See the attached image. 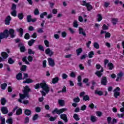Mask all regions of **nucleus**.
Wrapping results in <instances>:
<instances>
[{
  "mask_svg": "<svg viewBox=\"0 0 124 124\" xmlns=\"http://www.w3.org/2000/svg\"><path fill=\"white\" fill-rule=\"evenodd\" d=\"M66 111H67V109L66 108H62L60 109L58 108H56L52 111V113L53 115H55V114L61 115V114H62L63 112H66Z\"/></svg>",
  "mask_w": 124,
  "mask_h": 124,
  "instance_id": "nucleus-4",
  "label": "nucleus"
},
{
  "mask_svg": "<svg viewBox=\"0 0 124 124\" xmlns=\"http://www.w3.org/2000/svg\"><path fill=\"white\" fill-rule=\"evenodd\" d=\"M124 76V73L122 72H121L120 73L117 74V78L116 79V82H119L120 81V79L122 78Z\"/></svg>",
  "mask_w": 124,
  "mask_h": 124,
  "instance_id": "nucleus-14",
  "label": "nucleus"
},
{
  "mask_svg": "<svg viewBox=\"0 0 124 124\" xmlns=\"http://www.w3.org/2000/svg\"><path fill=\"white\" fill-rule=\"evenodd\" d=\"M28 54H29V55H31V54L34 55V51H33L31 49H29Z\"/></svg>",
  "mask_w": 124,
  "mask_h": 124,
  "instance_id": "nucleus-54",
  "label": "nucleus"
},
{
  "mask_svg": "<svg viewBox=\"0 0 124 124\" xmlns=\"http://www.w3.org/2000/svg\"><path fill=\"white\" fill-rule=\"evenodd\" d=\"M9 34L11 38H14L16 36L15 30L13 29H10L9 31L6 29L3 31V32L0 33V43L1 42V39L7 38L9 36Z\"/></svg>",
  "mask_w": 124,
  "mask_h": 124,
  "instance_id": "nucleus-1",
  "label": "nucleus"
},
{
  "mask_svg": "<svg viewBox=\"0 0 124 124\" xmlns=\"http://www.w3.org/2000/svg\"><path fill=\"white\" fill-rule=\"evenodd\" d=\"M70 76L72 78H75V77H76V75H75V73L72 72L70 75Z\"/></svg>",
  "mask_w": 124,
  "mask_h": 124,
  "instance_id": "nucleus-55",
  "label": "nucleus"
},
{
  "mask_svg": "<svg viewBox=\"0 0 124 124\" xmlns=\"http://www.w3.org/2000/svg\"><path fill=\"white\" fill-rule=\"evenodd\" d=\"M120 91H121V89H120L119 87H117L113 90L114 96L115 97V98H118V96H120V95H121Z\"/></svg>",
  "mask_w": 124,
  "mask_h": 124,
  "instance_id": "nucleus-6",
  "label": "nucleus"
},
{
  "mask_svg": "<svg viewBox=\"0 0 124 124\" xmlns=\"http://www.w3.org/2000/svg\"><path fill=\"white\" fill-rule=\"evenodd\" d=\"M0 87H1V90H5V89L6 88V87H7V84L4 83L1 84Z\"/></svg>",
  "mask_w": 124,
  "mask_h": 124,
  "instance_id": "nucleus-27",
  "label": "nucleus"
},
{
  "mask_svg": "<svg viewBox=\"0 0 124 124\" xmlns=\"http://www.w3.org/2000/svg\"><path fill=\"white\" fill-rule=\"evenodd\" d=\"M20 50L21 53H24L26 51V48L25 47H20Z\"/></svg>",
  "mask_w": 124,
  "mask_h": 124,
  "instance_id": "nucleus-58",
  "label": "nucleus"
},
{
  "mask_svg": "<svg viewBox=\"0 0 124 124\" xmlns=\"http://www.w3.org/2000/svg\"><path fill=\"white\" fill-rule=\"evenodd\" d=\"M87 109V106L84 105L83 106H81L80 110L82 111H85Z\"/></svg>",
  "mask_w": 124,
  "mask_h": 124,
  "instance_id": "nucleus-56",
  "label": "nucleus"
},
{
  "mask_svg": "<svg viewBox=\"0 0 124 124\" xmlns=\"http://www.w3.org/2000/svg\"><path fill=\"white\" fill-rule=\"evenodd\" d=\"M34 41L35 40H33V39H31L30 41H29L28 42V45L30 46H32V44H33V43H34Z\"/></svg>",
  "mask_w": 124,
  "mask_h": 124,
  "instance_id": "nucleus-42",
  "label": "nucleus"
},
{
  "mask_svg": "<svg viewBox=\"0 0 124 124\" xmlns=\"http://www.w3.org/2000/svg\"><path fill=\"white\" fill-rule=\"evenodd\" d=\"M73 101L76 103H78V102H80V98L77 96V97L73 99Z\"/></svg>",
  "mask_w": 124,
  "mask_h": 124,
  "instance_id": "nucleus-33",
  "label": "nucleus"
},
{
  "mask_svg": "<svg viewBox=\"0 0 124 124\" xmlns=\"http://www.w3.org/2000/svg\"><path fill=\"white\" fill-rule=\"evenodd\" d=\"M17 16L18 17L19 20H23L24 18V15L23 13L18 14Z\"/></svg>",
  "mask_w": 124,
  "mask_h": 124,
  "instance_id": "nucleus-31",
  "label": "nucleus"
},
{
  "mask_svg": "<svg viewBox=\"0 0 124 124\" xmlns=\"http://www.w3.org/2000/svg\"><path fill=\"white\" fill-rule=\"evenodd\" d=\"M68 77V76L66 75V74H62V79H66Z\"/></svg>",
  "mask_w": 124,
  "mask_h": 124,
  "instance_id": "nucleus-61",
  "label": "nucleus"
},
{
  "mask_svg": "<svg viewBox=\"0 0 124 124\" xmlns=\"http://www.w3.org/2000/svg\"><path fill=\"white\" fill-rule=\"evenodd\" d=\"M107 121L108 122V124H111V122L112 121V118L111 117H108L107 118Z\"/></svg>",
  "mask_w": 124,
  "mask_h": 124,
  "instance_id": "nucleus-46",
  "label": "nucleus"
},
{
  "mask_svg": "<svg viewBox=\"0 0 124 124\" xmlns=\"http://www.w3.org/2000/svg\"><path fill=\"white\" fill-rule=\"evenodd\" d=\"M24 113L25 114V115H26V116H30L31 115V111L28 109H26L24 111Z\"/></svg>",
  "mask_w": 124,
  "mask_h": 124,
  "instance_id": "nucleus-20",
  "label": "nucleus"
},
{
  "mask_svg": "<svg viewBox=\"0 0 124 124\" xmlns=\"http://www.w3.org/2000/svg\"><path fill=\"white\" fill-rule=\"evenodd\" d=\"M1 55L2 56V58L4 60H6L7 58H8V54H7L5 52H3L1 53Z\"/></svg>",
  "mask_w": 124,
  "mask_h": 124,
  "instance_id": "nucleus-15",
  "label": "nucleus"
},
{
  "mask_svg": "<svg viewBox=\"0 0 124 124\" xmlns=\"http://www.w3.org/2000/svg\"><path fill=\"white\" fill-rule=\"evenodd\" d=\"M12 122H13V120L11 117H10L6 121V123H7V124H9L10 123H12Z\"/></svg>",
  "mask_w": 124,
  "mask_h": 124,
  "instance_id": "nucleus-48",
  "label": "nucleus"
},
{
  "mask_svg": "<svg viewBox=\"0 0 124 124\" xmlns=\"http://www.w3.org/2000/svg\"><path fill=\"white\" fill-rule=\"evenodd\" d=\"M22 113L23 110H22V108H19L16 111V115L17 116L22 114Z\"/></svg>",
  "mask_w": 124,
  "mask_h": 124,
  "instance_id": "nucleus-23",
  "label": "nucleus"
},
{
  "mask_svg": "<svg viewBox=\"0 0 124 124\" xmlns=\"http://www.w3.org/2000/svg\"><path fill=\"white\" fill-rule=\"evenodd\" d=\"M17 31L19 32L20 34V37H23V34H24V29L22 28L17 29H16Z\"/></svg>",
  "mask_w": 124,
  "mask_h": 124,
  "instance_id": "nucleus-17",
  "label": "nucleus"
},
{
  "mask_svg": "<svg viewBox=\"0 0 124 124\" xmlns=\"http://www.w3.org/2000/svg\"><path fill=\"white\" fill-rule=\"evenodd\" d=\"M95 94H98V95H103V93L101 91H95Z\"/></svg>",
  "mask_w": 124,
  "mask_h": 124,
  "instance_id": "nucleus-34",
  "label": "nucleus"
},
{
  "mask_svg": "<svg viewBox=\"0 0 124 124\" xmlns=\"http://www.w3.org/2000/svg\"><path fill=\"white\" fill-rule=\"evenodd\" d=\"M1 111L4 114H7L8 113V109L6 107H3L1 108Z\"/></svg>",
  "mask_w": 124,
  "mask_h": 124,
  "instance_id": "nucleus-12",
  "label": "nucleus"
},
{
  "mask_svg": "<svg viewBox=\"0 0 124 124\" xmlns=\"http://www.w3.org/2000/svg\"><path fill=\"white\" fill-rule=\"evenodd\" d=\"M44 43L46 47H49V42L47 40L44 41Z\"/></svg>",
  "mask_w": 124,
  "mask_h": 124,
  "instance_id": "nucleus-60",
  "label": "nucleus"
},
{
  "mask_svg": "<svg viewBox=\"0 0 124 124\" xmlns=\"http://www.w3.org/2000/svg\"><path fill=\"white\" fill-rule=\"evenodd\" d=\"M82 2L83 4H82V5H83V6H86L88 11H91L93 9V6L90 4V3H87V1L85 0H83Z\"/></svg>",
  "mask_w": 124,
  "mask_h": 124,
  "instance_id": "nucleus-5",
  "label": "nucleus"
},
{
  "mask_svg": "<svg viewBox=\"0 0 124 124\" xmlns=\"http://www.w3.org/2000/svg\"><path fill=\"white\" fill-rule=\"evenodd\" d=\"M102 30H108V27L106 24H104L102 27Z\"/></svg>",
  "mask_w": 124,
  "mask_h": 124,
  "instance_id": "nucleus-57",
  "label": "nucleus"
},
{
  "mask_svg": "<svg viewBox=\"0 0 124 124\" xmlns=\"http://www.w3.org/2000/svg\"><path fill=\"white\" fill-rule=\"evenodd\" d=\"M22 61L24 62H25L26 64H30V62H28V60H27V57H23L22 59Z\"/></svg>",
  "mask_w": 124,
  "mask_h": 124,
  "instance_id": "nucleus-39",
  "label": "nucleus"
},
{
  "mask_svg": "<svg viewBox=\"0 0 124 124\" xmlns=\"http://www.w3.org/2000/svg\"><path fill=\"white\" fill-rule=\"evenodd\" d=\"M52 82L53 84H56V83H58L59 82V78L56 77L52 79Z\"/></svg>",
  "mask_w": 124,
  "mask_h": 124,
  "instance_id": "nucleus-26",
  "label": "nucleus"
},
{
  "mask_svg": "<svg viewBox=\"0 0 124 124\" xmlns=\"http://www.w3.org/2000/svg\"><path fill=\"white\" fill-rule=\"evenodd\" d=\"M58 103L60 106H63L64 105V101L63 100H59Z\"/></svg>",
  "mask_w": 124,
  "mask_h": 124,
  "instance_id": "nucleus-35",
  "label": "nucleus"
},
{
  "mask_svg": "<svg viewBox=\"0 0 124 124\" xmlns=\"http://www.w3.org/2000/svg\"><path fill=\"white\" fill-rule=\"evenodd\" d=\"M11 14L12 16H14V17H16L17 16V11H13Z\"/></svg>",
  "mask_w": 124,
  "mask_h": 124,
  "instance_id": "nucleus-44",
  "label": "nucleus"
},
{
  "mask_svg": "<svg viewBox=\"0 0 124 124\" xmlns=\"http://www.w3.org/2000/svg\"><path fill=\"white\" fill-rule=\"evenodd\" d=\"M27 20L28 23H30V22H31V15L27 16Z\"/></svg>",
  "mask_w": 124,
  "mask_h": 124,
  "instance_id": "nucleus-41",
  "label": "nucleus"
},
{
  "mask_svg": "<svg viewBox=\"0 0 124 124\" xmlns=\"http://www.w3.org/2000/svg\"><path fill=\"white\" fill-rule=\"evenodd\" d=\"M42 88L43 89V91H45L46 92V93H48L50 92V88H49V86H48V85L46 84V82L45 81H43L42 83H37L36 84L34 88L36 90H38V89H39V88Z\"/></svg>",
  "mask_w": 124,
  "mask_h": 124,
  "instance_id": "nucleus-2",
  "label": "nucleus"
},
{
  "mask_svg": "<svg viewBox=\"0 0 124 124\" xmlns=\"http://www.w3.org/2000/svg\"><path fill=\"white\" fill-rule=\"evenodd\" d=\"M110 37H111V33H110L109 32H106V34L105 35V38H110Z\"/></svg>",
  "mask_w": 124,
  "mask_h": 124,
  "instance_id": "nucleus-37",
  "label": "nucleus"
},
{
  "mask_svg": "<svg viewBox=\"0 0 124 124\" xmlns=\"http://www.w3.org/2000/svg\"><path fill=\"white\" fill-rule=\"evenodd\" d=\"M41 111V108H40V107H37L35 108V111L36 113H40V112Z\"/></svg>",
  "mask_w": 124,
  "mask_h": 124,
  "instance_id": "nucleus-59",
  "label": "nucleus"
},
{
  "mask_svg": "<svg viewBox=\"0 0 124 124\" xmlns=\"http://www.w3.org/2000/svg\"><path fill=\"white\" fill-rule=\"evenodd\" d=\"M37 119H38V114H35L33 116V118H32V120H33V121H36V120H37Z\"/></svg>",
  "mask_w": 124,
  "mask_h": 124,
  "instance_id": "nucleus-51",
  "label": "nucleus"
},
{
  "mask_svg": "<svg viewBox=\"0 0 124 124\" xmlns=\"http://www.w3.org/2000/svg\"><path fill=\"white\" fill-rule=\"evenodd\" d=\"M103 68H102L100 71H97L95 73V75L97 76L99 78H100L101 76H102V72H103Z\"/></svg>",
  "mask_w": 124,
  "mask_h": 124,
  "instance_id": "nucleus-11",
  "label": "nucleus"
},
{
  "mask_svg": "<svg viewBox=\"0 0 124 124\" xmlns=\"http://www.w3.org/2000/svg\"><path fill=\"white\" fill-rule=\"evenodd\" d=\"M56 119H57V117H53L52 116L50 117L49 119L50 122H54V121H56Z\"/></svg>",
  "mask_w": 124,
  "mask_h": 124,
  "instance_id": "nucleus-50",
  "label": "nucleus"
},
{
  "mask_svg": "<svg viewBox=\"0 0 124 124\" xmlns=\"http://www.w3.org/2000/svg\"><path fill=\"white\" fill-rule=\"evenodd\" d=\"M30 122V118L29 117H26L25 118V124H29V122Z\"/></svg>",
  "mask_w": 124,
  "mask_h": 124,
  "instance_id": "nucleus-52",
  "label": "nucleus"
},
{
  "mask_svg": "<svg viewBox=\"0 0 124 124\" xmlns=\"http://www.w3.org/2000/svg\"><path fill=\"white\" fill-rule=\"evenodd\" d=\"M16 78L17 80H22L23 79V74L21 73H19L16 75Z\"/></svg>",
  "mask_w": 124,
  "mask_h": 124,
  "instance_id": "nucleus-18",
  "label": "nucleus"
},
{
  "mask_svg": "<svg viewBox=\"0 0 124 124\" xmlns=\"http://www.w3.org/2000/svg\"><path fill=\"white\" fill-rule=\"evenodd\" d=\"M34 14L36 16L39 15V11L38 10V9H35L34 10Z\"/></svg>",
  "mask_w": 124,
  "mask_h": 124,
  "instance_id": "nucleus-47",
  "label": "nucleus"
},
{
  "mask_svg": "<svg viewBox=\"0 0 124 124\" xmlns=\"http://www.w3.org/2000/svg\"><path fill=\"white\" fill-rule=\"evenodd\" d=\"M91 121L93 123H94L95 122H96V117L92 115L91 116Z\"/></svg>",
  "mask_w": 124,
  "mask_h": 124,
  "instance_id": "nucleus-29",
  "label": "nucleus"
},
{
  "mask_svg": "<svg viewBox=\"0 0 124 124\" xmlns=\"http://www.w3.org/2000/svg\"><path fill=\"white\" fill-rule=\"evenodd\" d=\"M20 70H21V71H26V70H27V65H23Z\"/></svg>",
  "mask_w": 124,
  "mask_h": 124,
  "instance_id": "nucleus-49",
  "label": "nucleus"
},
{
  "mask_svg": "<svg viewBox=\"0 0 124 124\" xmlns=\"http://www.w3.org/2000/svg\"><path fill=\"white\" fill-rule=\"evenodd\" d=\"M78 21L79 22H83V21H84V19H83V17H82V16H78Z\"/></svg>",
  "mask_w": 124,
  "mask_h": 124,
  "instance_id": "nucleus-63",
  "label": "nucleus"
},
{
  "mask_svg": "<svg viewBox=\"0 0 124 124\" xmlns=\"http://www.w3.org/2000/svg\"><path fill=\"white\" fill-rule=\"evenodd\" d=\"M0 102H1V105H3V106L5 105V104H6V102H7V100H6V99H5V98L2 97L0 99Z\"/></svg>",
  "mask_w": 124,
  "mask_h": 124,
  "instance_id": "nucleus-19",
  "label": "nucleus"
},
{
  "mask_svg": "<svg viewBox=\"0 0 124 124\" xmlns=\"http://www.w3.org/2000/svg\"><path fill=\"white\" fill-rule=\"evenodd\" d=\"M83 99L84 101H89L90 100V97L88 95H84L83 96Z\"/></svg>",
  "mask_w": 124,
  "mask_h": 124,
  "instance_id": "nucleus-28",
  "label": "nucleus"
},
{
  "mask_svg": "<svg viewBox=\"0 0 124 124\" xmlns=\"http://www.w3.org/2000/svg\"><path fill=\"white\" fill-rule=\"evenodd\" d=\"M108 66L109 67V70H112L114 68V64L111 62L108 63Z\"/></svg>",
  "mask_w": 124,
  "mask_h": 124,
  "instance_id": "nucleus-24",
  "label": "nucleus"
},
{
  "mask_svg": "<svg viewBox=\"0 0 124 124\" xmlns=\"http://www.w3.org/2000/svg\"><path fill=\"white\" fill-rule=\"evenodd\" d=\"M24 38L25 39H30V34L26 33L24 36Z\"/></svg>",
  "mask_w": 124,
  "mask_h": 124,
  "instance_id": "nucleus-53",
  "label": "nucleus"
},
{
  "mask_svg": "<svg viewBox=\"0 0 124 124\" xmlns=\"http://www.w3.org/2000/svg\"><path fill=\"white\" fill-rule=\"evenodd\" d=\"M48 61L49 65L52 66V67L55 66V61L54 60H53V59H52V58H48Z\"/></svg>",
  "mask_w": 124,
  "mask_h": 124,
  "instance_id": "nucleus-10",
  "label": "nucleus"
},
{
  "mask_svg": "<svg viewBox=\"0 0 124 124\" xmlns=\"http://www.w3.org/2000/svg\"><path fill=\"white\" fill-rule=\"evenodd\" d=\"M47 14H48L46 12H43L40 16V18L41 19H43V18H44V16H47Z\"/></svg>",
  "mask_w": 124,
  "mask_h": 124,
  "instance_id": "nucleus-32",
  "label": "nucleus"
},
{
  "mask_svg": "<svg viewBox=\"0 0 124 124\" xmlns=\"http://www.w3.org/2000/svg\"><path fill=\"white\" fill-rule=\"evenodd\" d=\"M8 62L9 63V64H13V63L15 62V61L14 60H12V58H10L8 60Z\"/></svg>",
  "mask_w": 124,
  "mask_h": 124,
  "instance_id": "nucleus-36",
  "label": "nucleus"
},
{
  "mask_svg": "<svg viewBox=\"0 0 124 124\" xmlns=\"http://www.w3.org/2000/svg\"><path fill=\"white\" fill-rule=\"evenodd\" d=\"M16 8H17V6L15 3H13L11 7V9L13 11H16Z\"/></svg>",
  "mask_w": 124,
  "mask_h": 124,
  "instance_id": "nucleus-43",
  "label": "nucleus"
},
{
  "mask_svg": "<svg viewBox=\"0 0 124 124\" xmlns=\"http://www.w3.org/2000/svg\"><path fill=\"white\" fill-rule=\"evenodd\" d=\"M79 34H82L83 36H86V32L84 31V29L81 27L79 28Z\"/></svg>",
  "mask_w": 124,
  "mask_h": 124,
  "instance_id": "nucleus-13",
  "label": "nucleus"
},
{
  "mask_svg": "<svg viewBox=\"0 0 124 124\" xmlns=\"http://www.w3.org/2000/svg\"><path fill=\"white\" fill-rule=\"evenodd\" d=\"M117 116H118V118H124V112L123 113V114H118Z\"/></svg>",
  "mask_w": 124,
  "mask_h": 124,
  "instance_id": "nucleus-64",
  "label": "nucleus"
},
{
  "mask_svg": "<svg viewBox=\"0 0 124 124\" xmlns=\"http://www.w3.org/2000/svg\"><path fill=\"white\" fill-rule=\"evenodd\" d=\"M0 119L1 122L0 124H5V118L2 117H0Z\"/></svg>",
  "mask_w": 124,
  "mask_h": 124,
  "instance_id": "nucleus-45",
  "label": "nucleus"
},
{
  "mask_svg": "<svg viewBox=\"0 0 124 124\" xmlns=\"http://www.w3.org/2000/svg\"><path fill=\"white\" fill-rule=\"evenodd\" d=\"M82 51H83V49H82V48H79L77 49L76 52H77V56H80V54L82 53Z\"/></svg>",
  "mask_w": 124,
  "mask_h": 124,
  "instance_id": "nucleus-25",
  "label": "nucleus"
},
{
  "mask_svg": "<svg viewBox=\"0 0 124 124\" xmlns=\"http://www.w3.org/2000/svg\"><path fill=\"white\" fill-rule=\"evenodd\" d=\"M78 26L79 24H78V21H77V20H74L73 23V27H74V28H78Z\"/></svg>",
  "mask_w": 124,
  "mask_h": 124,
  "instance_id": "nucleus-40",
  "label": "nucleus"
},
{
  "mask_svg": "<svg viewBox=\"0 0 124 124\" xmlns=\"http://www.w3.org/2000/svg\"><path fill=\"white\" fill-rule=\"evenodd\" d=\"M11 17L10 16H8L5 19V25H10V21H11Z\"/></svg>",
  "mask_w": 124,
  "mask_h": 124,
  "instance_id": "nucleus-9",
  "label": "nucleus"
},
{
  "mask_svg": "<svg viewBox=\"0 0 124 124\" xmlns=\"http://www.w3.org/2000/svg\"><path fill=\"white\" fill-rule=\"evenodd\" d=\"M73 118L76 121H80V118L79 117V115L77 114V113L74 114Z\"/></svg>",
  "mask_w": 124,
  "mask_h": 124,
  "instance_id": "nucleus-22",
  "label": "nucleus"
},
{
  "mask_svg": "<svg viewBox=\"0 0 124 124\" xmlns=\"http://www.w3.org/2000/svg\"><path fill=\"white\" fill-rule=\"evenodd\" d=\"M94 55V53H93V51H91L89 52L88 53V57L89 59H92L93 57V55Z\"/></svg>",
  "mask_w": 124,
  "mask_h": 124,
  "instance_id": "nucleus-30",
  "label": "nucleus"
},
{
  "mask_svg": "<svg viewBox=\"0 0 124 124\" xmlns=\"http://www.w3.org/2000/svg\"><path fill=\"white\" fill-rule=\"evenodd\" d=\"M31 88L29 87V86L27 85L24 88V90L23 91V94L19 93V97L21 99H24L26 98V97H30L29 93L31 92Z\"/></svg>",
  "mask_w": 124,
  "mask_h": 124,
  "instance_id": "nucleus-3",
  "label": "nucleus"
},
{
  "mask_svg": "<svg viewBox=\"0 0 124 124\" xmlns=\"http://www.w3.org/2000/svg\"><path fill=\"white\" fill-rule=\"evenodd\" d=\"M118 21H119V19L118 18H113L111 19V23L113 24V25H117Z\"/></svg>",
  "mask_w": 124,
  "mask_h": 124,
  "instance_id": "nucleus-21",
  "label": "nucleus"
},
{
  "mask_svg": "<svg viewBox=\"0 0 124 124\" xmlns=\"http://www.w3.org/2000/svg\"><path fill=\"white\" fill-rule=\"evenodd\" d=\"M97 17L98 22H100V21H101V20H102V16H101V15L98 14L97 15Z\"/></svg>",
  "mask_w": 124,
  "mask_h": 124,
  "instance_id": "nucleus-38",
  "label": "nucleus"
},
{
  "mask_svg": "<svg viewBox=\"0 0 124 124\" xmlns=\"http://www.w3.org/2000/svg\"><path fill=\"white\" fill-rule=\"evenodd\" d=\"M110 5V3L109 2H104V6L105 7H108Z\"/></svg>",
  "mask_w": 124,
  "mask_h": 124,
  "instance_id": "nucleus-62",
  "label": "nucleus"
},
{
  "mask_svg": "<svg viewBox=\"0 0 124 124\" xmlns=\"http://www.w3.org/2000/svg\"><path fill=\"white\" fill-rule=\"evenodd\" d=\"M60 118L64 122V123H68V118L67 115L64 113L60 115Z\"/></svg>",
  "mask_w": 124,
  "mask_h": 124,
  "instance_id": "nucleus-7",
  "label": "nucleus"
},
{
  "mask_svg": "<svg viewBox=\"0 0 124 124\" xmlns=\"http://www.w3.org/2000/svg\"><path fill=\"white\" fill-rule=\"evenodd\" d=\"M24 84H31V83H33V80L31 78H27L26 80L23 81Z\"/></svg>",
  "mask_w": 124,
  "mask_h": 124,
  "instance_id": "nucleus-16",
  "label": "nucleus"
},
{
  "mask_svg": "<svg viewBox=\"0 0 124 124\" xmlns=\"http://www.w3.org/2000/svg\"><path fill=\"white\" fill-rule=\"evenodd\" d=\"M107 78H106V77H103L101 80V85L106 86L107 85Z\"/></svg>",
  "mask_w": 124,
  "mask_h": 124,
  "instance_id": "nucleus-8",
  "label": "nucleus"
}]
</instances>
